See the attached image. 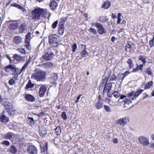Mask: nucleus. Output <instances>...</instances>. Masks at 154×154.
Returning <instances> with one entry per match:
<instances>
[{"label":"nucleus","instance_id":"1","mask_svg":"<svg viewBox=\"0 0 154 154\" xmlns=\"http://www.w3.org/2000/svg\"><path fill=\"white\" fill-rule=\"evenodd\" d=\"M43 9L38 7L36 8L31 11V17L34 20H38L40 19L42 14Z\"/></svg>","mask_w":154,"mask_h":154},{"label":"nucleus","instance_id":"2","mask_svg":"<svg viewBox=\"0 0 154 154\" xmlns=\"http://www.w3.org/2000/svg\"><path fill=\"white\" fill-rule=\"evenodd\" d=\"M31 78L38 81H42L45 78V73L44 72L39 70L36 71L32 74Z\"/></svg>","mask_w":154,"mask_h":154},{"label":"nucleus","instance_id":"3","mask_svg":"<svg viewBox=\"0 0 154 154\" xmlns=\"http://www.w3.org/2000/svg\"><path fill=\"white\" fill-rule=\"evenodd\" d=\"M130 118L128 116L121 118L117 120L116 122V124L122 126L127 125L129 122Z\"/></svg>","mask_w":154,"mask_h":154},{"label":"nucleus","instance_id":"4","mask_svg":"<svg viewBox=\"0 0 154 154\" xmlns=\"http://www.w3.org/2000/svg\"><path fill=\"white\" fill-rule=\"evenodd\" d=\"M6 105H4V107L6 109L7 112L10 116H13L15 114L16 110L13 107L12 104L8 102L6 103Z\"/></svg>","mask_w":154,"mask_h":154},{"label":"nucleus","instance_id":"5","mask_svg":"<svg viewBox=\"0 0 154 154\" xmlns=\"http://www.w3.org/2000/svg\"><path fill=\"white\" fill-rule=\"evenodd\" d=\"M93 26H95L97 29L99 34L103 35L105 33L106 31L103 25L100 23H94L91 24Z\"/></svg>","mask_w":154,"mask_h":154},{"label":"nucleus","instance_id":"6","mask_svg":"<svg viewBox=\"0 0 154 154\" xmlns=\"http://www.w3.org/2000/svg\"><path fill=\"white\" fill-rule=\"evenodd\" d=\"M16 137V135L11 132H8L5 134L3 136L4 139L9 140L11 141L14 140Z\"/></svg>","mask_w":154,"mask_h":154},{"label":"nucleus","instance_id":"7","mask_svg":"<svg viewBox=\"0 0 154 154\" xmlns=\"http://www.w3.org/2000/svg\"><path fill=\"white\" fill-rule=\"evenodd\" d=\"M49 79L50 83L52 85H50V87L56 86V82L58 79V76L57 74L55 73L52 74Z\"/></svg>","mask_w":154,"mask_h":154},{"label":"nucleus","instance_id":"8","mask_svg":"<svg viewBox=\"0 0 154 154\" xmlns=\"http://www.w3.org/2000/svg\"><path fill=\"white\" fill-rule=\"evenodd\" d=\"M139 143L144 145H148L149 144V142L147 139L145 137L141 136L138 137Z\"/></svg>","mask_w":154,"mask_h":154},{"label":"nucleus","instance_id":"9","mask_svg":"<svg viewBox=\"0 0 154 154\" xmlns=\"http://www.w3.org/2000/svg\"><path fill=\"white\" fill-rule=\"evenodd\" d=\"M27 151L30 154H37L38 153L37 148L32 145H30L28 147Z\"/></svg>","mask_w":154,"mask_h":154},{"label":"nucleus","instance_id":"10","mask_svg":"<svg viewBox=\"0 0 154 154\" xmlns=\"http://www.w3.org/2000/svg\"><path fill=\"white\" fill-rule=\"evenodd\" d=\"M8 22L9 23L8 27L10 29L14 30L17 29L18 26V23L15 21H10Z\"/></svg>","mask_w":154,"mask_h":154},{"label":"nucleus","instance_id":"11","mask_svg":"<svg viewBox=\"0 0 154 154\" xmlns=\"http://www.w3.org/2000/svg\"><path fill=\"white\" fill-rule=\"evenodd\" d=\"M4 70L6 72H9L12 70L16 71L17 68L15 65L10 64L6 66L4 68Z\"/></svg>","mask_w":154,"mask_h":154},{"label":"nucleus","instance_id":"12","mask_svg":"<svg viewBox=\"0 0 154 154\" xmlns=\"http://www.w3.org/2000/svg\"><path fill=\"white\" fill-rule=\"evenodd\" d=\"M49 42L52 44H57L58 42V40L57 37L55 35H50L49 36Z\"/></svg>","mask_w":154,"mask_h":154},{"label":"nucleus","instance_id":"13","mask_svg":"<svg viewBox=\"0 0 154 154\" xmlns=\"http://www.w3.org/2000/svg\"><path fill=\"white\" fill-rule=\"evenodd\" d=\"M53 53L50 52H48L43 56V58L46 60H51L53 56Z\"/></svg>","mask_w":154,"mask_h":154},{"label":"nucleus","instance_id":"14","mask_svg":"<svg viewBox=\"0 0 154 154\" xmlns=\"http://www.w3.org/2000/svg\"><path fill=\"white\" fill-rule=\"evenodd\" d=\"M13 41L15 44H18L23 42V39L20 36H15L13 38Z\"/></svg>","mask_w":154,"mask_h":154},{"label":"nucleus","instance_id":"15","mask_svg":"<svg viewBox=\"0 0 154 154\" xmlns=\"http://www.w3.org/2000/svg\"><path fill=\"white\" fill-rule=\"evenodd\" d=\"M2 113L3 114L1 115L0 117V119L2 122L3 123H6L8 122L9 121V118L4 115L5 114V112H3Z\"/></svg>","mask_w":154,"mask_h":154},{"label":"nucleus","instance_id":"16","mask_svg":"<svg viewBox=\"0 0 154 154\" xmlns=\"http://www.w3.org/2000/svg\"><path fill=\"white\" fill-rule=\"evenodd\" d=\"M25 98L27 101L31 102H33L35 100L34 97L30 94H26Z\"/></svg>","mask_w":154,"mask_h":154},{"label":"nucleus","instance_id":"17","mask_svg":"<svg viewBox=\"0 0 154 154\" xmlns=\"http://www.w3.org/2000/svg\"><path fill=\"white\" fill-rule=\"evenodd\" d=\"M103 100L101 99H99L98 101L95 104L96 108L99 109L101 108L103 106Z\"/></svg>","mask_w":154,"mask_h":154},{"label":"nucleus","instance_id":"18","mask_svg":"<svg viewBox=\"0 0 154 154\" xmlns=\"http://www.w3.org/2000/svg\"><path fill=\"white\" fill-rule=\"evenodd\" d=\"M43 12H42V15L45 18H49L51 14L49 11L46 9H43Z\"/></svg>","mask_w":154,"mask_h":154},{"label":"nucleus","instance_id":"19","mask_svg":"<svg viewBox=\"0 0 154 154\" xmlns=\"http://www.w3.org/2000/svg\"><path fill=\"white\" fill-rule=\"evenodd\" d=\"M27 121L30 125L31 127H33L35 125V121L32 117H27Z\"/></svg>","mask_w":154,"mask_h":154},{"label":"nucleus","instance_id":"20","mask_svg":"<svg viewBox=\"0 0 154 154\" xmlns=\"http://www.w3.org/2000/svg\"><path fill=\"white\" fill-rule=\"evenodd\" d=\"M39 133L41 136H43L46 134V131L45 128L42 126H41L39 127Z\"/></svg>","mask_w":154,"mask_h":154},{"label":"nucleus","instance_id":"21","mask_svg":"<svg viewBox=\"0 0 154 154\" xmlns=\"http://www.w3.org/2000/svg\"><path fill=\"white\" fill-rule=\"evenodd\" d=\"M133 44L132 43H128L125 46V50L126 52H132L133 51L132 46Z\"/></svg>","mask_w":154,"mask_h":154},{"label":"nucleus","instance_id":"22","mask_svg":"<svg viewBox=\"0 0 154 154\" xmlns=\"http://www.w3.org/2000/svg\"><path fill=\"white\" fill-rule=\"evenodd\" d=\"M111 3L109 1L107 0L102 5V7L104 9H108L110 7Z\"/></svg>","mask_w":154,"mask_h":154},{"label":"nucleus","instance_id":"23","mask_svg":"<svg viewBox=\"0 0 154 154\" xmlns=\"http://www.w3.org/2000/svg\"><path fill=\"white\" fill-rule=\"evenodd\" d=\"M9 151L12 154H15L17 152V148L14 145H11L10 146Z\"/></svg>","mask_w":154,"mask_h":154},{"label":"nucleus","instance_id":"24","mask_svg":"<svg viewBox=\"0 0 154 154\" xmlns=\"http://www.w3.org/2000/svg\"><path fill=\"white\" fill-rule=\"evenodd\" d=\"M46 87H40L39 92V96L40 97H42L44 96L46 90Z\"/></svg>","mask_w":154,"mask_h":154},{"label":"nucleus","instance_id":"25","mask_svg":"<svg viewBox=\"0 0 154 154\" xmlns=\"http://www.w3.org/2000/svg\"><path fill=\"white\" fill-rule=\"evenodd\" d=\"M27 29V27L25 23H22L19 28V30L20 32H23Z\"/></svg>","mask_w":154,"mask_h":154},{"label":"nucleus","instance_id":"26","mask_svg":"<svg viewBox=\"0 0 154 154\" xmlns=\"http://www.w3.org/2000/svg\"><path fill=\"white\" fill-rule=\"evenodd\" d=\"M30 59H29L27 61L26 63L25 64H24V65L23 66L20 72L19 73V74H20L23 71H25V70L26 69L27 67V66H28L29 64L30 63Z\"/></svg>","mask_w":154,"mask_h":154},{"label":"nucleus","instance_id":"27","mask_svg":"<svg viewBox=\"0 0 154 154\" xmlns=\"http://www.w3.org/2000/svg\"><path fill=\"white\" fill-rule=\"evenodd\" d=\"M146 57L143 55H140L139 57V59L142 61L143 63L145 65L146 63Z\"/></svg>","mask_w":154,"mask_h":154},{"label":"nucleus","instance_id":"28","mask_svg":"<svg viewBox=\"0 0 154 154\" xmlns=\"http://www.w3.org/2000/svg\"><path fill=\"white\" fill-rule=\"evenodd\" d=\"M13 58L14 59L20 61L24 57H21L20 55H18L17 54H15L14 55Z\"/></svg>","mask_w":154,"mask_h":154},{"label":"nucleus","instance_id":"29","mask_svg":"<svg viewBox=\"0 0 154 154\" xmlns=\"http://www.w3.org/2000/svg\"><path fill=\"white\" fill-rule=\"evenodd\" d=\"M64 28L63 25L61 24L60 26L59 29L58 30V32L60 35H62L64 32Z\"/></svg>","mask_w":154,"mask_h":154},{"label":"nucleus","instance_id":"30","mask_svg":"<svg viewBox=\"0 0 154 154\" xmlns=\"http://www.w3.org/2000/svg\"><path fill=\"white\" fill-rule=\"evenodd\" d=\"M124 78V76L122 73H119L117 77V80L119 81H122Z\"/></svg>","mask_w":154,"mask_h":154},{"label":"nucleus","instance_id":"31","mask_svg":"<svg viewBox=\"0 0 154 154\" xmlns=\"http://www.w3.org/2000/svg\"><path fill=\"white\" fill-rule=\"evenodd\" d=\"M143 91L142 89H139L135 92L134 94V97L135 98L137 97Z\"/></svg>","mask_w":154,"mask_h":154},{"label":"nucleus","instance_id":"32","mask_svg":"<svg viewBox=\"0 0 154 154\" xmlns=\"http://www.w3.org/2000/svg\"><path fill=\"white\" fill-rule=\"evenodd\" d=\"M85 48L86 47H85L84 50L82 51L81 52V54L82 58L86 57L88 55V53L86 50Z\"/></svg>","mask_w":154,"mask_h":154},{"label":"nucleus","instance_id":"33","mask_svg":"<svg viewBox=\"0 0 154 154\" xmlns=\"http://www.w3.org/2000/svg\"><path fill=\"white\" fill-rule=\"evenodd\" d=\"M55 132L56 133V134L59 135H60L61 133V128L59 126H58L56 127V128L55 129Z\"/></svg>","mask_w":154,"mask_h":154},{"label":"nucleus","instance_id":"34","mask_svg":"<svg viewBox=\"0 0 154 154\" xmlns=\"http://www.w3.org/2000/svg\"><path fill=\"white\" fill-rule=\"evenodd\" d=\"M127 63L129 65V68H131L133 67L134 64L132 60L130 59H129L127 61Z\"/></svg>","mask_w":154,"mask_h":154},{"label":"nucleus","instance_id":"35","mask_svg":"<svg viewBox=\"0 0 154 154\" xmlns=\"http://www.w3.org/2000/svg\"><path fill=\"white\" fill-rule=\"evenodd\" d=\"M43 65L46 68H48L52 67L53 65V64L51 63L47 62L43 63Z\"/></svg>","mask_w":154,"mask_h":154},{"label":"nucleus","instance_id":"36","mask_svg":"<svg viewBox=\"0 0 154 154\" xmlns=\"http://www.w3.org/2000/svg\"><path fill=\"white\" fill-rule=\"evenodd\" d=\"M125 104L124 105V107L125 108L126 105H128L130 104L131 103V101L130 100L125 99L124 100Z\"/></svg>","mask_w":154,"mask_h":154},{"label":"nucleus","instance_id":"37","mask_svg":"<svg viewBox=\"0 0 154 154\" xmlns=\"http://www.w3.org/2000/svg\"><path fill=\"white\" fill-rule=\"evenodd\" d=\"M41 148L42 149V152H45V151H47L48 150V143H45V146H43L42 147L41 146Z\"/></svg>","mask_w":154,"mask_h":154},{"label":"nucleus","instance_id":"38","mask_svg":"<svg viewBox=\"0 0 154 154\" xmlns=\"http://www.w3.org/2000/svg\"><path fill=\"white\" fill-rule=\"evenodd\" d=\"M113 94L114 97L116 98H118L120 95V94L119 92V91H115L113 93Z\"/></svg>","mask_w":154,"mask_h":154},{"label":"nucleus","instance_id":"39","mask_svg":"<svg viewBox=\"0 0 154 154\" xmlns=\"http://www.w3.org/2000/svg\"><path fill=\"white\" fill-rule=\"evenodd\" d=\"M134 93L132 92L131 93H128V96L129 97V98L132 100H134V98H135L134 97V95H133Z\"/></svg>","mask_w":154,"mask_h":154},{"label":"nucleus","instance_id":"40","mask_svg":"<svg viewBox=\"0 0 154 154\" xmlns=\"http://www.w3.org/2000/svg\"><path fill=\"white\" fill-rule=\"evenodd\" d=\"M104 108L105 109V110L108 112H110L111 111V108L107 105H104Z\"/></svg>","mask_w":154,"mask_h":154},{"label":"nucleus","instance_id":"41","mask_svg":"<svg viewBox=\"0 0 154 154\" xmlns=\"http://www.w3.org/2000/svg\"><path fill=\"white\" fill-rule=\"evenodd\" d=\"M1 144L5 145L6 146H8L10 145V143L8 140H5Z\"/></svg>","mask_w":154,"mask_h":154},{"label":"nucleus","instance_id":"42","mask_svg":"<svg viewBox=\"0 0 154 154\" xmlns=\"http://www.w3.org/2000/svg\"><path fill=\"white\" fill-rule=\"evenodd\" d=\"M18 9H20L24 13H27L26 10L23 7L20 6Z\"/></svg>","mask_w":154,"mask_h":154},{"label":"nucleus","instance_id":"43","mask_svg":"<svg viewBox=\"0 0 154 154\" xmlns=\"http://www.w3.org/2000/svg\"><path fill=\"white\" fill-rule=\"evenodd\" d=\"M34 85V84L32 83L30 80H29L26 87H33Z\"/></svg>","mask_w":154,"mask_h":154},{"label":"nucleus","instance_id":"44","mask_svg":"<svg viewBox=\"0 0 154 154\" xmlns=\"http://www.w3.org/2000/svg\"><path fill=\"white\" fill-rule=\"evenodd\" d=\"M61 117L64 120H66L67 119V116L66 112H63L61 114Z\"/></svg>","mask_w":154,"mask_h":154},{"label":"nucleus","instance_id":"45","mask_svg":"<svg viewBox=\"0 0 154 154\" xmlns=\"http://www.w3.org/2000/svg\"><path fill=\"white\" fill-rule=\"evenodd\" d=\"M89 29L94 34L96 35L97 34V32L96 29L91 28H90Z\"/></svg>","mask_w":154,"mask_h":154},{"label":"nucleus","instance_id":"46","mask_svg":"<svg viewBox=\"0 0 154 154\" xmlns=\"http://www.w3.org/2000/svg\"><path fill=\"white\" fill-rule=\"evenodd\" d=\"M117 80V76L114 74H112L110 77V80L114 81Z\"/></svg>","mask_w":154,"mask_h":154},{"label":"nucleus","instance_id":"47","mask_svg":"<svg viewBox=\"0 0 154 154\" xmlns=\"http://www.w3.org/2000/svg\"><path fill=\"white\" fill-rule=\"evenodd\" d=\"M58 23V21L56 20L54 22L52 25V26L53 28L55 29L57 26Z\"/></svg>","mask_w":154,"mask_h":154},{"label":"nucleus","instance_id":"48","mask_svg":"<svg viewBox=\"0 0 154 154\" xmlns=\"http://www.w3.org/2000/svg\"><path fill=\"white\" fill-rule=\"evenodd\" d=\"M77 45L76 43L74 44L72 46V51L75 52L77 48Z\"/></svg>","mask_w":154,"mask_h":154},{"label":"nucleus","instance_id":"49","mask_svg":"<svg viewBox=\"0 0 154 154\" xmlns=\"http://www.w3.org/2000/svg\"><path fill=\"white\" fill-rule=\"evenodd\" d=\"M146 72L149 75H151L152 74V72L151 71L150 68H147L146 69Z\"/></svg>","mask_w":154,"mask_h":154},{"label":"nucleus","instance_id":"50","mask_svg":"<svg viewBox=\"0 0 154 154\" xmlns=\"http://www.w3.org/2000/svg\"><path fill=\"white\" fill-rule=\"evenodd\" d=\"M144 64L143 63V64H141L140 65H137V69H140V70H142L143 68V66Z\"/></svg>","mask_w":154,"mask_h":154},{"label":"nucleus","instance_id":"51","mask_svg":"<svg viewBox=\"0 0 154 154\" xmlns=\"http://www.w3.org/2000/svg\"><path fill=\"white\" fill-rule=\"evenodd\" d=\"M153 84L152 81L149 82L146 84L145 87H151L152 85Z\"/></svg>","mask_w":154,"mask_h":154},{"label":"nucleus","instance_id":"52","mask_svg":"<svg viewBox=\"0 0 154 154\" xmlns=\"http://www.w3.org/2000/svg\"><path fill=\"white\" fill-rule=\"evenodd\" d=\"M11 6L16 7L17 8H18L20 5L17 3H14L13 4H11Z\"/></svg>","mask_w":154,"mask_h":154},{"label":"nucleus","instance_id":"53","mask_svg":"<svg viewBox=\"0 0 154 154\" xmlns=\"http://www.w3.org/2000/svg\"><path fill=\"white\" fill-rule=\"evenodd\" d=\"M149 44L151 47H153L154 45L153 40H151L149 42Z\"/></svg>","mask_w":154,"mask_h":154},{"label":"nucleus","instance_id":"54","mask_svg":"<svg viewBox=\"0 0 154 154\" xmlns=\"http://www.w3.org/2000/svg\"><path fill=\"white\" fill-rule=\"evenodd\" d=\"M31 33L28 32L26 36V38L30 39H31Z\"/></svg>","mask_w":154,"mask_h":154},{"label":"nucleus","instance_id":"55","mask_svg":"<svg viewBox=\"0 0 154 154\" xmlns=\"http://www.w3.org/2000/svg\"><path fill=\"white\" fill-rule=\"evenodd\" d=\"M14 83V81L13 79L10 80L9 81V83L11 85H13Z\"/></svg>","mask_w":154,"mask_h":154},{"label":"nucleus","instance_id":"56","mask_svg":"<svg viewBox=\"0 0 154 154\" xmlns=\"http://www.w3.org/2000/svg\"><path fill=\"white\" fill-rule=\"evenodd\" d=\"M30 39L27 38H26V39L25 40V44H29L30 43Z\"/></svg>","mask_w":154,"mask_h":154},{"label":"nucleus","instance_id":"57","mask_svg":"<svg viewBox=\"0 0 154 154\" xmlns=\"http://www.w3.org/2000/svg\"><path fill=\"white\" fill-rule=\"evenodd\" d=\"M25 46L28 50H30L31 49V47L29 44H26Z\"/></svg>","mask_w":154,"mask_h":154},{"label":"nucleus","instance_id":"58","mask_svg":"<svg viewBox=\"0 0 154 154\" xmlns=\"http://www.w3.org/2000/svg\"><path fill=\"white\" fill-rule=\"evenodd\" d=\"M22 54H26V51L24 49L22 48L21 50L20 51V52Z\"/></svg>","mask_w":154,"mask_h":154},{"label":"nucleus","instance_id":"59","mask_svg":"<svg viewBox=\"0 0 154 154\" xmlns=\"http://www.w3.org/2000/svg\"><path fill=\"white\" fill-rule=\"evenodd\" d=\"M129 72L128 71H125L124 74H123V76H124V77L125 76H126L128 75L129 73Z\"/></svg>","mask_w":154,"mask_h":154},{"label":"nucleus","instance_id":"60","mask_svg":"<svg viewBox=\"0 0 154 154\" xmlns=\"http://www.w3.org/2000/svg\"><path fill=\"white\" fill-rule=\"evenodd\" d=\"M113 142L114 143H118V141L117 138H115L113 140Z\"/></svg>","mask_w":154,"mask_h":154},{"label":"nucleus","instance_id":"61","mask_svg":"<svg viewBox=\"0 0 154 154\" xmlns=\"http://www.w3.org/2000/svg\"><path fill=\"white\" fill-rule=\"evenodd\" d=\"M143 95L144 96L143 97V99H145L146 97H149L148 95L146 93L143 94Z\"/></svg>","mask_w":154,"mask_h":154},{"label":"nucleus","instance_id":"62","mask_svg":"<svg viewBox=\"0 0 154 154\" xmlns=\"http://www.w3.org/2000/svg\"><path fill=\"white\" fill-rule=\"evenodd\" d=\"M12 1V0H8L7 3L6 5V6L7 7L8 5H9Z\"/></svg>","mask_w":154,"mask_h":154},{"label":"nucleus","instance_id":"63","mask_svg":"<svg viewBox=\"0 0 154 154\" xmlns=\"http://www.w3.org/2000/svg\"><path fill=\"white\" fill-rule=\"evenodd\" d=\"M121 20V17L118 18V20H117V23L118 24L120 23Z\"/></svg>","mask_w":154,"mask_h":154},{"label":"nucleus","instance_id":"64","mask_svg":"<svg viewBox=\"0 0 154 154\" xmlns=\"http://www.w3.org/2000/svg\"><path fill=\"white\" fill-rule=\"evenodd\" d=\"M151 139L154 140V133L151 134Z\"/></svg>","mask_w":154,"mask_h":154}]
</instances>
